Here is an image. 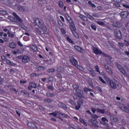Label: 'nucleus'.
Here are the masks:
<instances>
[{
	"mask_svg": "<svg viewBox=\"0 0 129 129\" xmlns=\"http://www.w3.org/2000/svg\"><path fill=\"white\" fill-rule=\"evenodd\" d=\"M34 21L36 26L41 29L42 32H43V34L44 35H48L49 34V29H48L47 26L45 25V23L43 20L36 18L34 19Z\"/></svg>",
	"mask_w": 129,
	"mask_h": 129,
	"instance_id": "obj_1",
	"label": "nucleus"
},
{
	"mask_svg": "<svg viewBox=\"0 0 129 129\" xmlns=\"http://www.w3.org/2000/svg\"><path fill=\"white\" fill-rule=\"evenodd\" d=\"M70 62L72 63L73 65L74 66H75L77 69H79V70L82 71L83 70V68L81 67L80 65H78V61H77V59L74 58V57H71L70 59Z\"/></svg>",
	"mask_w": 129,
	"mask_h": 129,
	"instance_id": "obj_2",
	"label": "nucleus"
},
{
	"mask_svg": "<svg viewBox=\"0 0 129 129\" xmlns=\"http://www.w3.org/2000/svg\"><path fill=\"white\" fill-rule=\"evenodd\" d=\"M109 85L112 89H116L117 88V81L116 80H109L108 81Z\"/></svg>",
	"mask_w": 129,
	"mask_h": 129,
	"instance_id": "obj_3",
	"label": "nucleus"
},
{
	"mask_svg": "<svg viewBox=\"0 0 129 129\" xmlns=\"http://www.w3.org/2000/svg\"><path fill=\"white\" fill-rule=\"evenodd\" d=\"M70 28L74 36H75L76 38H78L79 35H78V34H77V32H76V27H75V24H74V23L73 24H70Z\"/></svg>",
	"mask_w": 129,
	"mask_h": 129,
	"instance_id": "obj_4",
	"label": "nucleus"
},
{
	"mask_svg": "<svg viewBox=\"0 0 129 129\" xmlns=\"http://www.w3.org/2000/svg\"><path fill=\"white\" fill-rule=\"evenodd\" d=\"M49 115H53V116H57V115H61L62 117H64V118H67L68 117V114H63L58 111H55V112H53L52 113H49Z\"/></svg>",
	"mask_w": 129,
	"mask_h": 129,
	"instance_id": "obj_5",
	"label": "nucleus"
},
{
	"mask_svg": "<svg viewBox=\"0 0 129 129\" xmlns=\"http://www.w3.org/2000/svg\"><path fill=\"white\" fill-rule=\"evenodd\" d=\"M116 65L118 70H119V71H120V72H121V73L123 74L124 76H126L127 75V74H126V72H125V70L123 69L120 64L116 62Z\"/></svg>",
	"mask_w": 129,
	"mask_h": 129,
	"instance_id": "obj_6",
	"label": "nucleus"
},
{
	"mask_svg": "<svg viewBox=\"0 0 129 129\" xmlns=\"http://www.w3.org/2000/svg\"><path fill=\"white\" fill-rule=\"evenodd\" d=\"M114 34L116 39H118L119 40H121V39H122V34H121V31H120V30L117 29L115 30Z\"/></svg>",
	"mask_w": 129,
	"mask_h": 129,
	"instance_id": "obj_7",
	"label": "nucleus"
},
{
	"mask_svg": "<svg viewBox=\"0 0 129 129\" xmlns=\"http://www.w3.org/2000/svg\"><path fill=\"white\" fill-rule=\"evenodd\" d=\"M18 58L21 59L23 63H24L25 64L28 63L30 60V57L27 55H20L18 56Z\"/></svg>",
	"mask_w": 129,
	"mask_h": 129,
	"instance_id": "obj_8",
	"label": "nucleus"
},
{
	"mask_svg": "<svg viewBox=\"0 0 129 129\" xmlns=\"http://www.w3.org/2000/svg\"><path fill=\"white\" fill-rule=\"evenodd\" d=\"M81 104H83V100L79 99L77 102V105L75 106V109L77 110H79V109L81 107Z\"/></svg>",
	"mask_w": 129,
	"mask_h": 129,
	"instance_id": "obj_9",
	"label": "nucleus"
},
{
	"mask_svg": "<svg viewBox=\"0 0 129 129\" xmlns=\"http://www.w3.org/2000/svg\"><path fill=\"white\" fill-rule=\"evenodd\" d=\"M129 13L128 11H122L120 13V17L122 19H125V18H127V16H128Z\"/></svg>",
	"mask_w": 129,
	"mask_h": 129,
	"instance_id": "obj_10",
	"label": "nucleus"
},
{
	"mask_svg": "<svg viewBox=\"0 0 129 129\" xmlns=\"http://www.w3.org/2000/svg\"><path fill=\"white\" fill-rule=\"evenodd\" d=\"M90 122L91 123H93V126H94L95 128H98V127H99V126L98 125V121L97 120L91 119Z\"/></svg>",
	"mask_w": 129,
	"mask_h": 129,
	"instance_id": "obj_11",
	"label": "nucleus"
},
{
	"mask_svg": "<svg viewBox=\"0 0 129 129\" xmlns=\"http://www.w3.org/2000/svg\"><path fill=\"white\" fill-rule=\"evenodd\" d=\"M93 52L96 55H100L101 54V50L98 49L97 47H93L92 48Z\"/></svg>",
	"mask_w": 129,
	"mask_h": 129,
	"instance_id": "obj_12",
	"label": "nucleus"
},
{
	"mask_svg": "<svg viewBox=\"0 0 129 129\" xmlns=\"http://www.w3.org/2000/svg\"><path fill=\"white\" fill-rule=\"evenodd\" d=\"M13 16L16 19L17 22H18L19 23H23V20L21 19V18L20 16H19L18 15H17L16 13L14 12Z\"/></svg>",
	"mask_w": 129,
	"mask_h": 129,
	"instance_id": "obj_13",
	"label": "nucleus"
},
{
	"mask_svg": "<svg viewBox=\"0 0 129 129\" xmlns=\"http://www.w3.org/2000/svg\"><path fill=\"white\" fill-rule=\"evenodd\" d=\"M127 107L124 106V105H122L120 108L126 113H129V104H127Z\"/></svg>",
	"mask_w": 129,
	"mask_h": 129,
	"instance_id": "obj_14",
	"label": "nucleus"
},
{
	"mask_svg": "<svg viewBox=\"0 0 129 129\" xmlns=\"http://www.w3.org/2000/svg\"><path fill=\"white\" fill-rule=\"evenodd\" d=\"M37 87V85H36V83L33 82H31L29 83V86L28 87V89L29 90H32V88H36Z\"/></svg>",
	"mask_w": 129,
	"mask_h": 129,
	"instance_id": "obj_15",
	"label": "nucleus"
},
{
	"mask_svg": "<svg viewBox=\"0 0 129 129\" xmlns=\"http://www.w3.org/2000/svg\"><path fill=\"white\" fill-rule=\"evenodd\" d=\"M28 126H29L30 128H38L37 125L35 123L32 122H28L27 123Z\"/></svg>",
	"mask_w": 129,
	"mask_h": 129,
	"instance_id": "obj_16",
	"label": "nucleus"
},
{
	"mask_svg": "<svg viewBox=\"0 0 129 129\" xmlns=\"http://www.w3.org/2000/svg\"><path fill=\"white\" fill-rule=\"evenodd\" d=\"M74 48L75 50H76L78 52H80V53H83L85 51V49L78 45H75Z\"/></svg>",
	"mask_w": 129,
	"mask_h": 129,
	"instance_id": "obj_17",
	"label": "nucleus"
},
{
	"mask_svg": "<svg viewBox=\"0 0 129 129\" xmlns=\"http://www.w3.org/2000/svg\"><path fill=\"white\" fill-rule=\"evenodd\" d=\"M88 70L93 77H96L97 74L95 73V71L93 70L91 68H89Z\"/></svg>",
	"mask_w": 129,
	"mask_h": 129,
	"instance_id": "obj_18",
	"label": "nucleus"
},
{
	"mask_svg": "<svg viewBox=\"0 0 129 129\" xmlns=\"http://www.w3.org/2000/svg\"><path fill=\"white\" fill-rule=\"evenodd\" d=\"M73 88H74V89H75L77 93H79V90H78V89H79V86H78V85H77L76 84H74L73 85Z\"/></svg>",
	"mask_w": 129,
	"mask_h": 129,
	"instance_id": "obj_19",
	"label": "nucleus"
},
{
	"mask_svg": "<svg viewBox=\"0 0 129 129\" xmlns=\"http://www.w3.org/2000/svg\"><path fill=\"white\" fill-rule=\"evenodd\" d=\"M9 46L11 49H15L17 47V45L15 42H11L9 43Z\"/></svg>",
	"mask_w": 129,
	"mask_h": 129,
	"instance_id": "obj_20",
	"label": "nucleus"
},
{
	"mask_svg": "<svg viewBox=\"0 0 129 129\" xmlns=\"http://www.w3.org/2000/svg\"><path fill=\"white\" fill-rule=\"evenodd\" d=\"M31 49L34 51V52H38V47L35 45H31Z\"/></svg>",
	"mask_w": 129,
	"mask_h": 129,
	"instance_id": "obj_21",
	"label": "nucleus"
},
{
	"mask_svg": "<svg viewBox=\"0 0 129 129\" xmlns=\"http://www.w3.org/2000/svg\"><path fill=\"white\" fill-rule=\"evenodd\" d=\"M34 32L36 33V35H41L42 34V31L38 28L34 29Z\"/></svg>",
	"mask_w": 129,
	"mask_h": 129,
	"instance_id": "obj_22",
	"label": "nucleus"
},
{
	"mask_svg": "<svg viewBox=\"0 0 129 129\" xmlns=\"http://www.w3.org/2000/svg\"><path fill=\"white\" fill-rule=\"evenodd\" d=\"M96 111L98 113L99 112V113H101V114H104V113L105 112V110L98 108L96 109Z\"/></svg>",
	"mask_w": 129,
	"mask_h": 129,
	"instance_id": "obj_23",
	"label": "nucleus"
},
{
	"mask_svg": "<svg viewBox=\"0 0 129 129\" xmlns=\"http://www.w3.org/2000/svg\"><path fill=\"white\" fill-rule=\"evenodd\" d=\"M66 39L68 42H69L72 45H74V42H73V40L70 38V37L69 36H67L66 37Z\"/></svg>",
	"mask_w": 129,
	"mask_h": 129,
	"instance_id": "obj_24",
	"label": "nucleus"
},
{
	"mask_svg": "<svg viewBox=\"0 0 129 129\" xmlns=\"http://www.w3.org/2000/svg\"><path fill=\"white\" fill-rule=\"evenodd\" d=\"M17 10L20 12H25V7L22 6H19L17 8Z\"/></svg>",
	"mask_w": 129,
	"mask_h": 129,
	"instance_id": "obj_25",
	"label": "nucleus"
},
{
	"mask_svg": "<svg viewBox=\"0 0 129 129\" xmlns=\"http://www.w3.org/2000/svg\"><path fill=\"white\" fill-rule=\"evenodd\" d=\"M104 67H105L107 72H108L109 74H112L113 73L112 72V71H111L110 70V69L108 68V67H106V65H105Z\"/></svg>",
	"mask_w": 129,
	"mask_h": 129,
	"instance_id": "obj_26",
	"label": "nucleus"
},
{
	"mask_svg": "<svg viewBox=\"0 0 129 129\" xmlns=\"http://www.w3.org/2000/svg\"><path fill=\"white\" fill-rule=\"evenodd\" d=\"M6 63L8 64V65H10V66H14L15 63L14 62H11L10 59H7L6 60Z\"/></svg>",
	"mask_w": 129,
	"mask_h": 129,
	"instance_id": "obj_27",
	"label": "nucleus"
},
{
	"mask_svg": "<svg viewBox=\"0 0 129 129\" xmlns=\"http://www.w3.org/2000/svg\"><path fill=\"white\" fill-rule=\"evenodd\" d=\"M46 95L47 97H50V98L54 97V96H55L54 94H52L49 92L46 93Z\"/></svg>",
	"mask_w": 129,
	"mask_h": 129,
	"instance_id": "obj_28",
	"label": "nucleus"
},
{
	"mask_svg": "<svg viewBox=\"0 0 129 129\" xmlns=\"http://www.w3.org/2000/svg\"><path fill=\"white\" fill-rule=\"evenodd\" d=\"M47 88L48 90H51V91H54V90L55 89L52 85L47 86Z\"/></svg>",
	"mask_w": 129,
	"mask_h": 129,
	"instance_id": "obj_29",
	"label": "nucleus"
},
{
	"mask_svg": "<svg viewBox=\"0 0 129 129\" xmlns=\"http://www.w3.org/2000/svg\"><path fill=\"white\" fill-rule=\"evenodd\" d=\"M37 70H38V71H44V70H45V67H43V66H38L37 67Z\"/></svg>",
	"mask_w": 129,
	"mask_h": 129,
	"instance_id": "obj_30",
	"label": "nucleus"
},
{
	"mask_svg": "<svg viewBox=\"0 0 129 129\" xmlns=\"http://www.w3.org/2000/svg\"><path fill=\"white\" fill-rule=\"evenodd\" d=\"M94 69L96 72H97L98 73H99V74H100L101 73L100 71L99 70V67L98 66V65L95 66L94 67Z\"/></svg>",
	"mask_w": 129,
	"mask_h": 129,
	"instance_id": "obj_31",
	"label": "nucleus"
},
{
	"mask_svg": "<svg viewBox=\"0 0 129 129\" xmlns=\"http://www.w3.org/2000/svg\"><path fill=\"white\" fill-rule=\"evenodd\" d=\"M83 90H84V92H85V93H87L88 91H89L90 92L92 91V90L91 89H89L87 87H85Z\"/></svg>",
	"mask_w": 129,
	"mask_h": 129,
	"instance_id": "obj_32",
	"label": "nucleus"
},
{
	"mask_svg": "<svg viewBox=\"0 0 129 129\" xmlns=\"http://www.w3.org/2000/svg\"><path fill=\"white\" fill-rule=\"evenodd\" d=\"M44 101L46 103H51V102H52V99L50 98H46L44 99Z\"/></svg>",
	"mask_w": 129,
	"mask_h": 129,
	"instance_id": "obj_33",
	"label": "nucleus"
},
{
	"mask_svg": "<svg viewBox=\"0 0 129 129\" xmlns=\"http://www.w3.org/2000/svg\"><path fill=\"white\" fill-rule=\"evenodd\" d=\"M58 6L59 8H63L64 7V3H63V2L62 1L58 2Z\"/></svg>",
	"mask_w": 129,
	"mask_h": 129,
	"instance_id": "obj_34",
	"label": "nucleus"
},
{
	"mask_svg": "<svg viewBox=\"0 0 129 129\" xmlns=\"http://www.w3.org/2000/svg\"><path fill=\"white\" fill-rule=\"evenodd\" d=\"M79 121H80V122H81V123H83L84 125H86V122H85V120H84V119L80 118L79 119Z\"/></svg>",
	"mask_w": 129,
	"mask_h": 129,
	"instance_id": "obj_35",
	"label": "nucleus"
},
{
	"mask_svg": "<svg viewBox=\"0 0 129 129\" xmlns=\"http://www.w3.org/2000/svg\"><path fill=\"white\" fill-rule=\"evenodd\" d=\"M47 72H48V73H53V72H55V69L54 68L48 69L47 70Z\"/></svg>",
	"mask_w": 129,
	"mask_h": 129,
	"instance_id": "obj_36",
	"label": "nucleus"
},
{
	"mask_svg": "<svg viewBox=\"0 0 129 129\" xmlns=\"http://www.w3.org/2000/svg\"><path fill=\"white\" fill-rule=\"evenodd\" d=\"M99 79L100 81H101V82H102V83H103V84H106V82H105V81H104V80H103L102 77H99Z\"/></svg>",
	"mask_w": 129,
	"mask_h": 129,
	"instance_id": "obj_37",
	"label": "nucleus"
},
{
	"mask_svg": "<svg viewBox=\"0 0 129 129\" xmlns=\"http://www.w3.org/2000/svg\"><path fill=\"white\" fill-rule=\"evenodd\" d=\"M8 36L10 37V38H14L15 37V35H14L13 33L10 32V31H8L7 32Z\"/></svg>",
	"mask_w": 129,
	"mask_h": 129,
	"instance_id": "obj_38",
	"label": "nucleus"
},
{
	"mask_svg": "<svg viewBox=\"0 0 129 129\" xmlns=\"http://www.w3.org/2000/svg\"><path fill=\"white\" fill-rule=\"evenodd\" d=\"M88 4H89V5H90V6H91L92 8H96V6H95L94 4L92 3V2H91V1H88Z\"/></svg>",
	"mask_w": 129,
	"mask_h": 129,
	"instance_id": "obj_39",
	"label": "nucleus"
},
{
	"mask_svg": "<svg viewBox=\"0 0 129 129\" xmlns=\"http://www.w3.org/2000/svg\"><path fill=\"white\" fill-rule=\"evenodd\" d=\"M96 23L99 26H104V23L102 21H97Z\"/></svg>",
	"mask_w": 129,
	"mask_h": 129,
	"instance_id": "obj_40",
	"label": "nucleus"
},
{
	"mask_svg": "<svg viewBox=\"0 0 129 129\" xmlns=\"http://www.w3.org/2000/svg\"><path fill=\"white\" fill-rule=\"evenodd\" d=\"M92 118H94V119H97V118H98V116L95 114H93L92 115Z\"/></svg>",
	"mask_w": 129,
	"mask_h": 129,
	"instance_id": "obj_41",
	"label": "nucleus"
},
{
	"mask_svg": "<svg viewBox=\"0 0 129 129\" xmlns=\"http://www.w3.org/2000/svg\"><path fill=\"white\" fill-rule=\"evenodd\" d=\"M60 32L62 35H65V34H66V31H65V29H64V28H61Z\"/></svg>",
	"mask_w": 129,
	"mask_h": 129,
	"instance_id": "obj_42",
	"label": "nucleus"
},
{
	"mask_svg": "<svg viewBox=\"0 0 129 129\" xmlns=\"http://www.w3.org/2000/svg\"><path fill=\"white\" fill-rule=\"evenodd\" d=\"M57 23H58L59 26H60V27H63V23H62V21H61V20H58Z\"/></svg>",
	"mask_w": 129,
	"mask_h": 129,
	"instance_id": "obj_43",
	"label": "nucleus"
},
{
	"mask_svg": "<svg viewBox=\"0 0 129 129\" xmlns=\"http://www.w3.org/2000/svg\"><path fill=\"white\" fill-rule=\"evenodd\" d=\"M124 44L125 46H129V41L125 39L124 40Z\"/></svg>",
	"mask_w": 129,
	"mask_h": 129,
	"instance_id": "obj_44",
	"label": "nucleus"
},
{
	"mask_svg": "<svg viewBox=\"0 0 129 129\" xmlns=\"http://www.w3.org/2000/svg\"><path fill=\"white\" fill-rule=\"evenodd\" d=\"M88 18L89 19V20H91L92 21L94 20V18H93V17L90 15H88Z\"/></svg>",
	"mask_w": 129,
	"mask_h": 129,
	"instance_id": "obj_45",
	"label": "nucleus"
},
{
	"mask_svg": "<svg viewBox=\"0 0 129 129\" xmlns=\"http://www.w3.org/2000/svg\"><path fill=\"white\" fill-rule=\"evenodd\" d=\"M81 19L83 20V21H87V17H86L85 16H82L81 17Z\"/></svg>",
	"mask_w": 129,
	"mask_h": 129,
	"instance_id": "obj_46",
	"label": "nucleus"
},
{
	"mask_svg": "<svg viewBox=\"0 0 129 129\" xmlns=\"http://www.w3.org/2000/svg\"><path fill=\"white\" fill-rule=\"evenodd\" d=\"M68 21L69 23L70 24V25H73V24H74L73 20H72L71 18H70V20H68Z\"/></svg>",
	"mask_w": 129,
	"mask_h": 129,
	"instance_id": "obj_47",
	"label": "nucleus"
},
{
	"mask_svg": "<svg viewBox=\"0 0 129 129\" xmlns=\"http://www.w3.org/2000/svg\"><path fill=\"white\" fill-rule=\"evenodd\" d=\"M118 46H119L120 48H123V47H124V45L121 42H118Z\"/></svg>",
	"mask_w": 129,
	"mask_h": 129,
	"instance_id": "obj_48",
	"label": "nucleus"
},
{
	"mask_svg": "<svg viewBox=\"0 0 129 129\" xmlns=\"http://www.w3.org/2000/svg\"><path fill=\"white\" fill-rule=\"evenodd\" d=\"M56 77L58 78H62V75H61V74H60V73H58L56 74Z\"/></svg>",
	"mask_w": 129,
	"mask_h": 129,
	"instance_id": "obj_49",
	"label": "nucleus"
},
{
	"mask_svg": "<svg viewBox=\"0 0 129 129\" xmlns=\"http://www.w3.org/2000/svg\"><path fill=\"white\" fill-rule=\"evenodd\" d=\"M91 29H92V30H94V31H96V26L93 25H91Z\"/></svg>",
	"mask_w": 129,
	"mask_h": 129,
	"instance_id": "obj_50",
	"label": "nucleus"
},
{
	"mask_svg": "<svg viewBox=\"0 0 129 129\" xmlns=\"http://www.w3.org/2000/svg\"><path fill=\"white\" fill-rule=\"evenodd\" d=\"M39 109H40V110H42V111L45 110V108H44L43 106H42V105H40V106H39Z\"/></svg>",
	"mask_w": 129,
	"mask_h": 129,
	"instance_id": "obj_51",
	"label": "nucleus"
},
{
	"mask_svg": "<svg viewBox=\"0 0 129 129\" xmlns=\"http://www.w3.org/2000/svg\"><path fill=\"white\" fill-rule=\"evenodd\" d=\"M17 43H18V45H19V46H20V47H23V46H24L23 45V44L22 43V42H21L20 41H18Z\"/></svg>",
	"mask_w": 129,
	"mask_h": 129,
	"instance_id": "obj_52",
	"label": "nucleus"
},
{
	"mask_svg": "<svg viewBox=\"0 0 129 129\" xmlns=\"http://www.w3.org/2000/svg\"><path fill=\"white\" fill-rule=\"evenodd\" d=\"M100 55H103L104 57H107V54L105 52H102V51H101V53L100 54Z\"/></svg>",
	"mask_w": 129,
	"mask_h": 129,
	"instance_id": "obj_53",
	"label": "nucleus"
},
{
	"mask_svg": "<svg viewBox=\"0 0 129 129\" xmlns=\"http://www.w3.org/2000/svg\"><path fill=\"white\" fill-rule=\"evenodd\" d=\"M20 84H26V83H27V81L20 80Z\"/></svg>",
	"mask_w": 129,
	"mask_h": 129,
	"instance_id": "obj_54",
	"label": "nucleus"
},
{
	"mask_svg": "<svg viewBox=\"0 0 129 129\" xmlns=\"http://www.w3.org/2000/svg\"><path fill=\"white\" fill-rule=\"evenodd\" d=\"M102 121H103L104 122H105V121H107V119H106V118L103 117H102Z\"/></svg>",
	"mask_w": 129,
	"mask_h": 129,
	"instance_id": "obj_55",
	"label": "nucleus"
},
{
	"mask_svg": "<svg viewBox=\"0 0 129 129\" xmlns=\"http://www.w3.org/2000/svg\"><path fill=\"white\" fill-rule=\"evenodd\" d=\"M97 89L99 91V92H102V89H101V88H100V87L99 86L97 87Z\"/></svg>",
	"mask_w": 129,
	"mask_h": 129,
	"instance_id": "obj_56",
	"label": "nucleus"
},
{
	"mask_svg": "<svg viewBox=\"0 0 129 129\" xmlns=\"http://www.w3.org/2000/svg\"><path fill=\"white\" fill-rule=\"evenodd\" d=\"M91 111L93 112V113H95V112L96 111V109L94 108H92Z\"/></svg>",
	"mask_w": 129,
	"mask_h": 129,
	"instance_id": "obj_57",
	"label": "nucleus"
},
{
	"mask_svg": "<svg viewBox=\"0 0 129 129\" xmlns=\"http://www.w3.org/2000/svg\"><path fill=\"white\" fill-rule=\"evenodd\" d=\"M1 58L3 61H6V60H7V57L4 55L1 57Z\"/></svg>",
	"mask_w": 129,
	"mask_h": 129,
	"instance_id": "obj_58",
	"label": "nucleus"
},
{
	"mask_svg": "<svg viewBox=\"0 0 129 129\" xmlns=\"http://www.w3.org/2000/svg\"><path fill=\"white\" fill-rule=\"evenodd\" d=\"M3 81H4V80L2 79V77L0 76V85H2Z\"/></svg>",
	"mask_w": 129,
	"mask_h": 129,
	"instance_id": "obj_59",
	"label": "nucleus"
},
{
	"mask_svg": "<svg viewBox=\"0 0 129 129\" xmlns=\"http://www.w3.org/2000/svg\"><path fill=\"white\" fill-rule=\"evenodd\" d=\"M123 7L126 9H129V6L126 4H123Z\"/></svg>",
	"mask_w": 129,
	"mask_h": 129,
	"instance_id": "obj_60",
	"label": "nucleus"
},
{
	"mask_svg": "<svg viewBox=\"0 0 129 129\" xmlns=\"http://www.w3.org/2000/svg\"><path fill=\"white\" fill-rule=\"evenodd\" d=\"M59 18L61 20L62 22H65V19H64V17H63V16H60Z\"/></svg>",
	"mask_w": 129,
	"mask_h": 129,
	"instance_id": "obj_61",
	"label": "nucleus"
},
{
	"mask_svg": "<svg viewBox=\"0 0 129 129\" xmlns=\"http://www.w3.org/2000/svg\"><path fill=\"white\" fill-rule=\"evenodd\" d=\"M114 1L115 3H117L118 4L121 3V0H114Z\"/></svg>",
	"mask_w": 129,
	"mask_h": 129,
	"instance_id": "obj_62",
	"label": "nucleus"
},
{
	"mask_svg": "<svg viewBox=\"0 0 129 129\" xmlns=\"http://www.w3.org/2000/svg\"><path fill=\"white\" fill-rule=\"evenodd\" d=\"M124 53L125 54V55L129 56V52L128 51H124Z\"/></svg>",
	"mask_w": 129,
	"mask_h": 129,
	"instance_id": "obj_63",
	"label": "nucleus"
},
{
	"mask_svg": "<svg viewBox=\"0 0 129 129\" xmlns=\"http://www.w3.org/2000/svg\"><path fill=\"white\" fill-rule=\"evenodd\" d=\"M51 120H52L53 121H57V119L55 118H51Z\"/></svg>",
	"mask_w": 129,
	"mask_h": 129,
	"instance_id": "obj_64",
	"label": "nucleus"
}]
</instances>
